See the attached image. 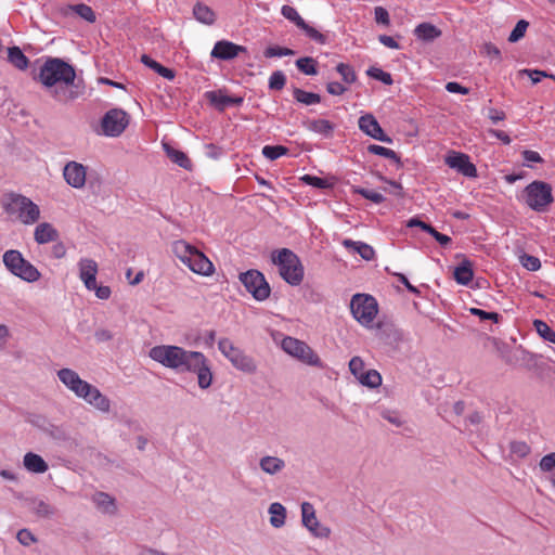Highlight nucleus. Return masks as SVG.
<instances>
[{
  "instance_id": "f257e3e1",
  "label": "nucleus",
  "mask_w": 555,
  "mask_h": 555,
  "mask_svg": "<svg viewBox=\"0 0 555 555\" xmlns=\"http://www.w3.org/2000/svg\"><path fill=\"white\" fill-rule=\"evenodd\" d=\"M38 81L46 88L52 89L53 98L60 102H68L77 99L79 92L74 90L64 91L75 85V68L59 57H48L39 69Z\"/></svg>"
},
{
  "instance_id": "f03ea898",
  "label": "nucleus",
  "mask_w": 555,
  "mask_h": 555,
  "mask_svg": "<svg viewBox=\"0 0 555 555\" xmlns=\"http://www.w3.org/2000/svg\"><path fill=\"white\" fill-rule=\"evenodd\" d=\"M59 379L78 398L96 410L107 413L111 409L109 399L104 396L95 386L80 378V376L70 369H62L57 372Z\"/></svg>"
},
{
  "instance_id": "7ed1b4c3",
  "label": "nucleus",
  "mask_w": 555,
  "mask_h": 555,
  "mask_svg": "<svg viewBox=\"0 0 555 555\" xmlns=\"http://www.w3.org/2000/svg\"><path fill=\"white\" fill-rule=\"evenodd\" d=\"M171 250L193 273L202 276H211L215 273V266L209 258L186 241H175Z\"/></svg>"
},
{
  "instance_id": "20e7f679",
  "label": "nucleus",
  "mask_w": 555,
  "mask_h": 555,
  "mask_svg": "<svg viewBox=\"0 0 555 555\" xmlns=\"http://www.w3.org/2000/svg\"><path fill=\"white\" fill-rule=\"evenodd\" d=\"M197 351L185 350L175 345H158L150 349L149 356L155 362L177 372H186Z\"/></svg>"
},
{
  "instance_id": "39448f33",
  "label": "nucleus",
  "mask_w": 555,
  "mask_h": 555,
  "mask_svg": "<svg viewBox=\"0 0 555 555\" xmlns=\"http://www.w3.org/2000/svg\"><path fill=\"white\" fill-rule=\"evenodd\" d=\"M4 211L23 224H34L40 218V209L30 198L16 193H5L1 198Z\"/></svg>"
},
{
  "instance_id": "423d86ee",
  "label": "nucleus",
  "mask_w": 555,
  "mask_h": 555,
  "mask_svg": "<svg viewBox=\"0 0 555 555\" xmlns=\"http://www.w3.org/2000/svg\"><path fill=\"white\" fill-rule=\"evenodd\" d=\"M272 262L279 268L280 276L289 285L298 286L305 276V269L299 257L288 248L272 251Z\"/></svg>"
},
{
  "instance_id": "0eeeda50",
  "label": "nucleus",
  "mask_w": 555,
  "mask_h": 555,
  "mask_svg": "<svg viewBox=\"0 0 555 555\" xmlns=\"http://www.w3.org/2000/svg\"><path fill=\"white\" fill-rule=\"evenodd\" d=\"M3 263L12 274L26 282H36L41 276L38 269L26 260L20 250H7L3 254Z\"/></svg>"
},
{
  "instance_id": "6e6552de",
  "label": "nucleus",
  "mask_w": 555,
  "mask_h": 555,
  "mask_svg": "<svg viewBox=\"0 0 555 555\" xmlns=\"http://www.w3.org/2000/svg\"><path fill=\"white\" fill-rule=\"evenodd\" d=\"M218 349L236 370L247 374L256 373L257 363L253 357L236 347L229 338H221L218 341Z\"/></svg>"
},
{
  "instance_id": "1a4fd4ad",
  "label": "nucleus",
  "mask_w": 555,
  "mask_h": 555,
  "mask_svg": "<svg viewBox=\"0 0 555 555\" xmlns=\"http://www.w3.org/2000/svg\"><path fill=\"white\" fill-rule=\"evenodd\" d=\"M525 203L533 210L541 212L553 203L552 186L543 181H533L522 193Z\"/></svg>"
},
{
  "instance_id": "9d476101",
  "label": "nucleus",
  "mask_w": 555,
  "mask_h": 555,
  "mask_svg": "<svg viewBox=\"0 0 555 555\" xmlns=\"http://www.w3.org/2000/svg\"><path fill=\"white\" fill-rule=\"evenodd\" d=\"M350 310L361 325L370 327L378 313V304L371 295L356 294L351 298Z\"/></svg>"
},
{
  "instance_id": "9b49d317",
  "label": "nucleus",
  "mask_w": 555,
  "mask_h": 555,
  "mask_svg": "<svg viewBox=\"0 0 555 555\" xmlns=\"http://www.w3.org/2000/svg\"><path fill=\"white\" fill-rule=\"evenodd\" d=\"M238 279L255 300L263 301L269 298L271 287L260 271L255 269L247 270L241 273Z\"/></svg>"
},
{
  "instance_id": "f8f14e48",
  "label": "nucleus",
  "mask_w": 555,
  "mask_h": 555,
  "mask_svg": "<svg viewBox=\"0 0 555 555\" xmlns=\"http://www.w3.org/2000/svg\"><path fill=\"white\" fill-rule=\"evenodd\" d=\"M282 349L299 361L312 365L322 366L321 359L305 341L287 336L282 340Z\"/></svg>"
},
{
  "instance_id": "ddd939ff",
  "label": "nucleus",
  "mask_w": 555,
  "mask_h": 555,
  "mask_svg": "<svg viewBox=\"0 0 555 555\" xmlns=\"http://www.w3.org/2000/svg\"><path fill=\"white\" fill-rule=\"evenodd\" d=\"M130 115L121 108H112L101 120L102 133L106 137H119L128 127Z\"/></svg>"
},
{
  "instance_id": "4468645a",
  "label": "nucleus",
  "mask_w": 555,
  "mask_h": 555,
  "mask_svg": "<svg viewBox=\"0 0 555 555\" xmlns=\"http://www.w3.org/2000/svg\"><path fill=\"white\" fill-rule=\"evenodd\" d=\"M186 372L197 375L199 388L207 389L210 387L212 383V372L209 361L203 352H196V357L192 359Z\"/></svg>"
},
{
  "instance_id": "2eb2a0df",
  "label": "nucleus",
  "mask_w": 555,
  "mask_h": 555,
  "mask_svg": "<svg viewBox=\"0 0 555 555\" xmlns=\"http://www.w3.org/2000/svg\"><path fill=\"white\" fill-rule=\"evenodd\" d=\"M444 163L450 168L455 169L457 172L462 173L465 177H477V168L470 162V158L467 154L456 151H450L444 157Z\"/></svg>"
},
{
  "instance_id": "dca6fc26",
  "label": "nucleus",
  "mask_w": 555,
  "mask_h": 555,
  "mask_svg": "<svg viewBox=\"0 0 555 555\" xmlns=\"http://www.w3.org/2000/svg\"><path fill=\"white\" fill-rule=\"evenodd\" d=\"M301 515L304 526L318 538H328L331 529L328 527L321 526L317 519L315 511L313 505L309 502L301 504Z\"/></svg>"
},
{
  "instance_id": "f3484780",
  "label": "nucleus",
  "mask_w": 555,
  "mask_h": 555,
  "mask_svg": "<svg viewBox=\"0 0 555 555\" xmlns=\"http://www.w3.org/2000/svg\"><path fill=\"white\" fill-rule=\"evenodd\" d=\"M358 125L360 130L366 135L385 143L392 142L391 138L384 132L373 114L362 115L358 120Z\"/></svg>"
},
{
  "instance_id": "a211bd4d",
  "label": "nucleus",
  "mask_w": 555,
  "mask_h": 555,
  "mask_svg": "<svg viewBox=\"0 0 555 555\" xmlns=\"http://www.w3.org/2000/svg\"><path fill=\"white\" fill-rule=\"evenodd\" d=\"M65 181L74 189H82L87 180V167L77 162H68L63 169Z\"/></svg>"
},
{
  "instance_id": "6ab92c4d",
  "label": "nucleus",
  "mask_w": 555,
  "mask_h": 555,
  "mask_svg": "<svg viewBox=\"0 0 555 555\" xmlns=\"http://www.w3.org/2000/svg\"><path fill=\"white\" fill-rule=\"evenodd\" d=\"M241 52H246V48L228 40L217 41L210 52L211 57L223 61L235 59Z\"/></svg>"
},
{
  "instance_id": "aec40b11",
  "label": "nucleus",
  "mask_w": 555,
  "mask_h": 555,
  "mask_svg": "<svg viewBox=\"0 0 555 555\" xmlns=\"http://www.w3.org/2000/svg\"><path fill=\"white\" fill-rule=\"evenodd\" d=\"M79 278L87 289L95 287L96 274L99 271L98 263L90 258H81L78 262Z\"/></svg>"
},
{
  "instance_id": "412c9836",
  "label": "nucleus",
  "mask_w": 555,
  "mask_h": 555,
  "mask_svg": "<svg viewBox=\"0 0 555 555\" xmlns=\"http://www.w3.org/2000/svg\"><path fill=\"white\" fill-rule=\"evenodd\" d=\"M34 238L40 245L56 242L59 231L51 223L41 222L35 228Z\"/></svg>"
},
{
  "instance_id": "4be33fe9",
  "label": "nucleus",
  "mask_w": 555,
  "mask_h": 555,
  "mask_svg": "<svg viewBox=\"0 0 555 555\" xmlns=\"http://www.w3.org/2000/svg\"><path fill=\"white\" fill-rule=\"evenodd\" d=\"M302 125L307 130L324 137H331L335 129V125L327 119H307Z\"/></svg>"
},
{
  "instance_id": "5701e85b",
  "label": "nucleus",
  "mask_w": 555,
  "mask_h": 555,
  "mask_svg": "<svg viewBox=\"0 0 555 555\" xmlns=\"http://www.w3.org/2000/svg\"><path fill=\"white\" fill-rule=\"evenodd\" d=\"M23 464L28 472L35 474H43L49 468L47 462L40 455L33 452L24 455Z\"/></svg>"
},
{
  "instance_id": "b1692460",
  "label": "nucleus",
  "mask_w": 555,
  "mask_h": 555,
  "mask_svg": "<svg viewBox=\"0 0 555 555\" xmlns=\"http://www.w3.org/2000/svg\"><path fill=\"white\" fill-rule=\"evenodd\" d=\"M206 98L212 105H215L220 111H223L225 107L230 105H240L243 102L242 98H231L229 95L216 91L207 92Z\"/></svg>"
},
{
  "instance_id": "393cba45",
  "label": "nucleus",
  "mask_w": 555,
  "mask_h": 555,
  "mask_svg": "<svg viewBox=\"0 0 555 555\" xmlns=\"http://www.w3.org/2000/svg\"><path fill=\"white\" fill-rule=\"evenodd\" d=\"M441 30L430 23H421L414 29L417 39L426 42L434 41L441 36Z\"/></svg>"
},
{
  "instance_id": "a878e982",
  "label": "nucleus",
  "mask_w": 555,
  "mask_h": 555,
  "mask_svg": "<svg viewBox=\"0 0 555 555\" xmlns=\"http://www.w3.org/2000/svg\"><path fill=\"white\" fill-rule=\"evenodd\" d=\"M453 278L461 285L469 284L474 278L472 262L464 259L457 267H455Z\"/></svg>"
},
{
  "instance_id": "bb28decb",
  "label": "nucleus",
  "mask_w": 555,
  "mask_h": 555,
  "mask_svg": "<svg viewBox=\"0 0 555 555\" xmlns=\"http://www.w3.org/2000/svg\"><path fill=\"white\" fill-rule=\"evenodd\" d=\"M8 61L20 70L27 69L29 65L28 57L18 47H11L8 49Z\"/></svg>"
},
{
  "instance_id": "cd10ccee",
  "label": "nucleus",
  "mask_w": 555,
  "mask_h": 555,
  "mask_svg": "<svg viewBox=\"0 0 555 555\" xmlns=\"http://www.w3.org/2000/svg\"><path fill=\"white\" fill-rule=\"evenodd\" d=\"M193 14L199 23L206 25H212L216 21L215 12L208 5L201 2L194 5Z\"/></svg>"
},
{
  "instance_id": "c85d7f7f",
  "label": "nucleus",
  "mask_w": 555,
  "mask_h": 555,
  "mask_svg": "<svg viewBox=\"0 0 555 555\" xmlns=\"http://www.w3.org/2000/svg\"><path fill=\"white\" fill-rule=\"evenodd\" d=\"M260 468L269 474L274 475L285 467V462L276 456H263L259 462Z\"/></svg>"
},
{
  "instance_id": "c756f323",
  "label": "nucleus",
  "mask_w": 555,
  "mask_h": 555,
  "mask_svg": "<svg viewBox=\"0 0 555 555\" xmlns=\"http://www.w3.org/2000/svg\"><path fill=\"white\" fill-rule=\"evenodd\" d=\"M269 514L270 524L272 527L281 528L284 526L286 519V509L281 503H272L269 507Z\"/></svg>"
},
{
  "instance_id": "7c9ffc66",
  "label": "nucleus",
  "mask_w": 555,
  "mask_h": 555,
  "mask_svg": "<svg viewBox=\"0 0 555 555\" xmlns=\"http://www.w3.org/2000/svg\"><path fill=\"white\" fill-rule=\"evenodd\" d=\"M164 147L167 156L170 158L172 163L177 164L178 166L184 169H191L192 162L184 152L170 147L167 144H165Z\"/></svg>"
},
{
  "instance_id": "2f4dec72",
  "label": "nucleus",
  "mask_w": 555,
  "mask_h": 555,
  "mask_svg": "<svg viewBox=\"0 0 555 555\" xmlns=\"http://www.w3.org/2000/svg\"><path fill=\"white\" fill-rule=\"evenodd\" d=\"M343 244L345 247L356 250L365 260H371L375 256L374 249L365 243L345 240Z\"/></svg>"
},
{
  "instance_id": "473e14b6",
  "label": "nucleus",
  "mask_w": 555,
  "mask_h": 555,
  "mask_svg": "<svg viewBox=\"0 0 555 555\" xmlns=\"http://www.w3.org/2000/svg\"><path fill=\"white\" fill-rule=\"evenodd\" d=\"M141 62L144 65H146L147 67L154 69L159 76H162V77H164V78H166L168 80H172L175 78V73H173L172 69L163 66L162 64H159L158 62L154 61L153 59H151L146 54H143L141 56Z\"/></svg>"
},
{
  "instance_id": "72a5a7b5",
  "label": "nucleus",
  "mask_w": 555,
  "mask_h": 555,
  "mask_svg": "<svg viewBox=\"0 0 555 555\" xmlns=\"http://www.w3.org/2000/svg\"><path fill=\"white\" fill-rule=\"evenodd\" d=\"M93 502L104 513L113 514L116 509L114 499L104 492L95 493Z\"/></svg>"
},
{
  "instance_id": "f704fd0d",
  "label": "nucleus",
  "mask_w": 555,
  "mask_h": 555,
  "mask_svg": "<svg viewBox=\"0 0 555 555\" xmlns=\"http://www.w3.org/2000/svg\"><path fill=\"white\" fill-rule=\"evenodd\" d=\"M294 99L305 105L318 104L321 102V96L318 93L308 92L299 88L293 91Z\"/></svg>"
},
{
  "instance_id": "c9c22d12",
  "label": "nucleus",
  "mask_w": 555,
  "mask_h": 555,
  "mask_svg": "<svg viewBox=\"0 0 555 555\" xmlns=\"http://www.w3.org/2000/svg\"><path fill=\"white\" fill-rule=\"evenodd\" d=\"M533 327L541 338L555 345V331L551 328L544 321L538 319L534 320Z\"/></svg>"
},
{
  "instance_id": "e433bc0d",
  "label": "nucleus",
  "mask_w": 555,
  "mask_h": 555,
  "mask_svg": "<svg viewBox=\"0 0 555 555\" xmlns=\"http://www.w3.org/2000/svg\"><path fill=\"white\" fill-rule=\"evenodd\" d=\"M358 380L363 386L376 388L382 384V376L376 370H369L364 372Z\"/></svg>"
},
{
  "instance_id": "4c0bfd02",
  "label": "nucleus",
  "mask_w": 555,
  "mask_h": 555,
  "mask_svg": "<svg viewBox=\"0 0 555 555\" xmlns=\"http://www.w3.org/2000/svg\"><path fill=\"white\" fill-rule=\"evenodd\" d=\"M367 151L371 154L379 155V156H383L385 158L391 159V160L396 162L397 164H400V157L391 149H388V147H385V146H382V145H377V144H371V145L367 146Z\"/></svg>"
},
{
  "instance_id": "58836bf2",
  "label": "nucleus",
  "mask_w": 555,
  "mask_h": 555,
  "mask_svg": "<svg viewBox=\"0 0 555 555\" xmlns=\"http://www.w3.org/2000/svg\"><path fill=\"white\" fill-rule=\"evenodd\" d=\"M281 13L286 20L293 22L298 28L306 26L305 20L299 15L295 8L291 5H283Z\"/></svg>"
},
{
  "instance_id": "ea45409f",
  "label": "nucleus",
  "mask_w": 555,
  "mask_h": 555,
  "mask_svg": "<svg viewBox=\"0 0 555 555\" xmlns=\"http://www.w3.org/2000/svg\"><path fill=\"white\" fill-rule=\"evenodd\" d=\"M337 73L341 76V79L346 83H353L357 80V75L351 65L346 63H339L336 66Z\"/></svg>"
},
{
  "instance_id": "a19ab883",
  "label": "nucleus",
  "mask_w": 555,
  "mask_h": 555,
  "mask_svg": "<svg viewBox=\"0 0 555 555\" xmlns=\"http://www.w3.org/2000/svg\"><path fill=\"white\" fill-rule=\"evenodd\" d=\"M288 149L283 145H266L262 149V154L270 160H275L279 157L286 155Z\"/></svg>"
},
{
  "instance_id": "79ce46f5",
  "label": "nucleus",
  "mask_w": 555,
  "mask_h": 555,
  "mask_svg": "<svg viewBox=\"0 0 555 555\" xmlns=\"http://www.w3.org/2000/svg\"><path fill=\"white\" fill-rule=\"evenodd\" d=\"M297 68L306 75H317V63L312 57H300L296 61Z\"/></svg>"
},
{
  "instance_id": "37998d69",
  "label": "nucleus",
  "mask_w": 555,
  "mask_h": 555,
  "mask_svg": "<svg viewBox=\"0 0 555 555\" xmlns=\"http://www.w3.org/2000/svg\"><path fill=\"white\" fill-rule=\"evenodd\" d=\"M539 467L542 472L550 473L555 469V452L548 453L544 455L540 463ZM552 485L555 487V473L553 474L551 478Z\"/></svg>"
},
{
  "instance_id": "c03bdc74",
  "label": "nucleus",
  "mask_w": 555,
  "mask_h": 555,
  "mask_svg": "<svg viewBox=\"0 0 555 555\" xmlns=\"http://www.w3.org/2000/svg\"><path fill=\"white\" fill-rule=\"evenodd\" d=\"M73 11L78 14L81 18L86 20L89 23H94L96 20L95 13L93 12L92 8L80 3L72 7Z\"/></svg>"
},
{
  "instance_id": "a18cd8bd",
  "label": "nucleus",
  "mask_w": 555,
  "mask_h": 555,
  "mask_svg": "<svg viewBox=\"0 0 555 555\" xmlns=\"http://www.w3.org/2000/svg\"><path fill=\"white\" fill-rule=\"evenodd\" d=\"M366 74L371 78L379 80V81L384 82L385 85H392V82H393L391 75L387 72H384L382 68H378V67H374V66L370 67L366 70Z\"/></svg>"
},
{
  "instance_id": "49530a36",
  "label": "nucleus",
  "mask_w": 555,
  "mask_h": 555,
  "mask_svg": "<svg viewBox=\"0 0 555 555\" xmlns=\"http://www.w3.org/2000/svg\"><path fill=\"white\" fill-rule=\"evenodd\" d=\"M528 26H529V23L527 21H525V20L518 21L516 26L514 27V29L512 30V33L508 36V41L517 42L518 40H520L525 36Z\"/></svg>"
},
{
  "instance_id": "de8ad7c7",
  "label": "nucleus",
  "mask_w": 555,
  "mask_h": 555,
  "mask_svg": "<svg viewBox=\"0 0 555 555\" xmlns=\"http://www.w3.org/2000/svg\"><path fill=\"white\" fill-rule=\"evenodd\" d=\"M286 83V76L283 72H273L269 78V88L271 90H282Z\"/></svg>"
},
{
  "instance_id": "09e8293b",
  "label": "nucleus",
  "mask_w": 555,
  "mask_h": 555,
  "mask_svg": "<svg viewBox=\"0 0 555 555\" xmlns=\"http://www.w3.org/2000/svg\"><path fill=\"white\" fill-rule=\"evenodd\" d=\"M301 30H304L306 33V35L313 41L320 43V44H325L326 43V36L322 33H320L318 29H315L314 27L308 25L306 23V26H301L300 27Z\"/></svg>"
},
{
  "instance_id": "8fccbe9b",
  "label": "nucleus",
  "mask_w": 555,
  "mask_h": 555,
  "mask_svg": "<svg viewBox=\"0 0 555 555\" xmlns=\"http://www.w3.org/2000/svg\"><path fill=\"white\" fill-rule=\"evenodd\" d=\"M356 192L358 194H360L362 197H364L375 204H380L385 201L384 195L375 190L361 188V189H358Z\"/></svg>"
},
{
  "instance_id": "3c124183",
  "label": "nucleus",
  "mask_w": 555,
  "mask_h": 555,
  "mask_svg": "<svg viewBox=\"0 0 555 555\" xmlns=\"http://www.w3.org/2000/svg\"><path fill=\"white\" fill-rule=\"evenodd\" d=\"M263 54L268 59H271V57H282V56L293 55L294 51L288 49V48H283V47L274 46V47L267 48L264 50Z\"/></svg>"
},
{
  "instance_id": "603ef678",
  "label": "nucleus",
  "mask_w": 555,
  "mask_h": 555,
  "mask_svg": "<svg viewBox=\"0 0 555 555\" xmlns=\"http://www.w3.org/2000/svg\"><path fill=\"white\" fill-rule=\"evenodd\" d=\"M301 180L306 184L312 185L318 189H326L330 186V183L327 182V180L320 178V177L311 176V175H305L304 177H301Z\"/></svg>"
},
{
  "instance_id": "864d4df0",
  "label": "nucleus",
  "mask_w": 555,
  "mask_h": 555,
  "mask_svg": "<svg viewBox=\"0 0 555 555\" xmlns=\"http://www.w3.org/2000/svg\"><path fill=\"white\" fill-rule=\"evenodd\" d=\"M520 262L526 269H528L530 271H537L541 267V262H540L539 258L531 256V255H527V254H525L520 257Z\"/></svg>"
},
{
  "instance_id": "5fc2aeb1",
  "label": "nucleus",
  "mask_w": 555,
  "mask_h": 555,
  "mask_svg": "<svg viewBox=\"0 0 555 555\" xmlns=\"http://www.w3.org/2000/svg\"><path fill=\"white\" fill-rule=\"evenodd\" d=\"M349 370L357 379L364 373V362L360 357H353L349 362Z\"/></svg>"
},
{
  "instance_id": "6e6d98bb",
  "label": "nucleus",
  "mask_w": 555,
  "mask_h": 555,
  "mask_svg": "<svg viewBox=\"0 0 555 555\" xmlns=\"http://www.w3.org/2000/svg\"><path fill=\"white\" fill-rule=\"evenodd\" d=\"M469 312L473 315L478 317L480 320H491L493 322H498L500 315L496 312H488L478 308H470Z\"/></svg>"
},
{
  "instance_id": "4d7b16f0",
  "label": "nucleus",
  "mask_w": 555,
  "mask_h": 555,
  "mask_svg": "<svg viewBox=\"0 0 555 555\" xmlns=\"http://www.w3.org/2000/svg\"><path fill=\"white\" fill-rule=\"evenodd\" d=\"M482 53L499 62L502 60L500 49L491 42H487L482 46Z\"/></svg>"
},
{
  "instance_id": "13d9d810",
  "label": "nucleus",
  "mask_w": 555,
  "mask_h": 555,
  "mask_svg": "<svg viewBox=\"0 0 555 555\" xmlns=\"http://www.w3.org/2000/svg\"><path fill=\"white\" fill-rule=\"evenodd\" d=\"M374 15H375L376 23L383 24V25H386V26L389 25V23H390L389 14H388V11L385 8L376 7L374 9Z\"/></svg>"
},
{
  "instance_id": "bf43d9fd",
  "label": "nucleus",
  "mask_w": 555,
  "mask_h": 555,
  "mask_svg": "<svg viewBox=\"0 0 555 555\" xmlns=\"http://www.w3.org/2000/svg\"><path fill=\"white\" fill-rule=\"evenodd\" d=\"M16 538L21 544L26 546L30 545L36 541L34 534L27 529L20 530L16 534Z\"/></svg>"
},
{
  "instance_id": "052dcab7",
  "label": "nucleus",
  "mask_w": 555,
  "mask_h": 555,
  "mask_svg": "<svg viewBox=\"0 0 555 555\" xmlns=\"http://www.w3.org/2000/svg\"><path fill=\"white\" fill-rule=\"evenodd\" d=\"M522 158L526 162L527 166H529L530 163H542L543 162V158L541 157V155L538 152L531 151V150H525L522 152Z\"/></svg>"
},
{
  "instance_id": "680f3d73",
  "label": "nucleus",
  "mask_w": 555,
  "mask_h": 555,
  "mask_svg": "<svg viewBox=\"0 0 555 555\" xmlns=\"http://www.w3.org/2000/svg\"><path fill=\"white\" fill-rule=\"evenodd\" d=\"M326 91L332 95H341L347 91L340 82L332 81L326 85Z\"/></svg>"
},
{
  "instance_id": "e2e57ef3",
  "label": "nucleus",
  "mask_w": 555,
  "mask_h": 555,
  "mask_svg": "<svg viewBox=\"0 0 555 555\" xmlns=\"http://www.w3.org/2000/svg\"><path fill=\"white\" fill-rule=\"evenodd\" d=\"M446 90L450 93H461V94H468L469 89L466 87H463L456 81H450L446 85Z\"/></svg>"
},
{
  "instance_id": "0e129e2a",
  "label": "nucleus",
  "mask_w": 555,
  "mask_h": 555,
  "mask_svg": "<svg viewBox=\"0 0 555 555\" xmlns=\"http://www.w3.org/2000/svg\"><path fill=\"white\" fill-rule=\"evenodd\" d=\"M522 73L527 74L533 83L540 82L541 79L544 77L550 78L548 74H546L545 72H542V70H538V69H524Z\"/></svg>"
},
{
  "instance_id": "69168bd1",
  "label": "nucleus",
  "mask_w": 555,
  "mask_h": 555,
  "mask_svg": "<svg viewBox=\"0 0 555 555\" xmlns=\"http://www.w3.org/2000/svg\"><path fill=\"white\" fill-rule=\"evenodd\" d=\"M406 227H409V228L418 227L427 233H430L433 231V227L430 224H428L417 218H411L408 221Z\"/></svg>"
},
{
  "instance_id": "338daca9",
  "label": "nucleus",
  "mask_w": 555,
  "mask_h": 555,
  "mask_svg": "<svg viewBox=\"0 0 555 555\" xmlns=\"http://www.w3.org/2000/svg\"><path fill=\"white\" fill-rule=\"evenodd\" d=\"M51 254L55 259H62L66 255V247L62 242H56L52 248Z\"/></svg>"
},
{
  "instance_id": "774afa93",
  "label": "nucleus",
  "mask_w": 555,
  "mask_h": 555,
  "mask_svg": "<svg viewBox=\"0 0 555 555\" xmlns=\"http://www.w3.org/2000/svg\"><path fill=\"white\" fill-rule=\"evenodd\" d=\"M91 291H93L95 293V296L102 300L108 299L112 294V291L108 286H98L96 284L95 287L92 288Z\"/></svg>"
}]
</instances>
